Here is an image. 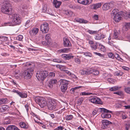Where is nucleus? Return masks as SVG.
<instances>
[{
    "mask_svg": "<svg viewBox=\"0 0 130 130\" xmlns=\"http://www.w3.org/2000/svg\"><path fill=\"white\" fill-rule=\"evenodd\" d=\"M85 0H78L77 2L78 3L85 5Z\"/></svg>",
    "mask_w": 130,
    "mask_h": 130,
    "instance_id": "8fccbe9b",
    "label": "nucleus"
},
{
    "mask_svg": "<svg viewBox=\"0 0 130 130\" xmlns=\"http://www.w3.org/2000/svg\"><path fill=\"white\" fill-rule=\"evenodd\" d=\"M30 22V20H27L26 22L25 23V26L26 27H29V23Z\"/></svg>",
    "mask_w": 130,
    "mask_h": 130,
    "instance_id": "680f3d73",
    "label": "nucleus"
},
{
    "mask_svg": "<svg viewBox=\"0 0 130 130\" xmlns=\"http://www.w3.org/2000/svg\"><path fill=\"white\" fill-rule=\"evenodd\" d=\"M26 66H30L28 67L26 70L24 71L23 73V75L25 79H29L32 75L34 68L32 66L30 63H27L26 64Z\"/></svg>",
    "mask_w": 130,
    "mask_h": 130,
    "instance_id": "f03ea898",
    "label": "nucleus"
},
{
    "mask_svg": "<svg viewBox=\"0 0 130 130\" xmlns=\"http://www.w3.org/2000/svg\"><path fill=\"white\" fill-rule=\"evenodd\" d=\"M123 12L122 11L119 12V10L117 9H113L111 12V15L112 17H115L116 15L120 14H123Z\"/></svg>",
    "mask_w": 130,
    "mask_h": 130,
    "instance_id": "ddd939ff",
    "label": "nucleus"
},
{
    "mask_svg": "<svg viewBox=\"0 0 130 130\" xmlns=\"http://www.w3.org/2000/svg\"><path fill=\"white\" fill-rule=\"evenodd\" d=\"M120 33V31L119 30L116 29L115 30H114V33L113 34V38L115 39L117 38Z\"/></svg>",
    "mask_w": 130,
    "mask_h": 130,
    "instance_id": "393cba45",
    "label": "nucleus"
},
{
    "mask_svg": "<svg viewBox=\"0 0 130 130\" xmlns=\"http://www.w3.org/2000/svg\"><path fill=\"white\" fill-rule=\"evenodd\" d=\"M123 28L125 31H127L130 28V23L125 22L124 23Z\"/></svg>",
    "mask_w": 130,
    "mask_h": 130,
    "instance_id": "412c9836",
    "label": "nucleus"
},
{
    "mask_svg": "<svg viewBox=\"0 0 130 130\" xmlns=\"http://www.w3.org/2000/svg\"><path fill=\"white\" fill-rule=\"evenodd\" d=\"M109 8L113 7H115V5L114 4L112 3V2H110V3H109Z\"/></svg>",
    "mask_w": 130,
    "mask_h": 130,
    "instance_id": "5fc2aeb1",
    "label": "nucleus"
},
{
    "mask_svg": "<svg viewBox=\"0 0 130 130\" xmlns=\"http://www.w3.org/2000/svg\"><path fill=\"white\" fill-rule=\"evenodd\" d=\"M53 61L54 62H57V63H61V59L55 58L53 59Z\"/></svg>",
    "mask_w": 130,
    "mask_h": 130,
    "instance_id": "de8ad7c7",
    "label": "nucleus"
},
{
    "mask_svg": "<svg viewBox=\"0 0 130 130\" xmlns=\"http://www.w3.org/2000/svg\"><path fill=\"white\" fill-rule=\"evenodd\" d=\"M84 55L86 56H89L91 57L92 56V54L89 52H85L84 53Z\"/></svg>",
    "mask_w": 130,
    "mask_h": 130,
    "instance_id": "c03bdc74",
    "label": "nucleus"
},
{
    "mask_svg": "<svg viewBox=\"0 0 130 130\" xmlns=\"http://www.w3.org/2000/svg\"><path fill=\"white\" fill-rule=\"evenodd\" d=\"M92 50H96L98 46V43H94L92 41L89 40L88 42Z\"/></svg>",
    "mask_w": 130,
    "mask_h": 130,
    "instance_id": "2eb2a0df",
    "label": "nucleus"
},
{
    "mask_svg": "<svg viewBox=\"0 0 130 130\" xmlns=\"http://www.w3.org/2000/svg\"><path fill=\"white\" fill-rule=\"evenodd\" d=\"M127 117V115L124 113H123L121 116V118L122 119H125Z\"/></svg>",
    "mask_w": 130,
    "mask_h": 130,
    "instance_id": "a18cd8bd",
    "label": "nucleus"
},
{
    "mask_svg": "<svg viewBox=\"0 0 130 130\" xmlns=\"http://www.w3.org/2000/svg\"><path fill=\"white\" fill-rule=\"evenodd\" d=\"M89 100L93 103L102 104L100 99L95 96H94L89 99Z\"/></svg>",
    "mask_w": 130,
    "mask_h": 130,
    "instance_id": "1a4fd4ad",
    "label": "nucleus"
},
{
    "mask_svg": "<svg viewBox=\"0 0 130 130\" xmlns=\"http://www.w3.org/2000/svg\"><path fill=\"white\" fill-rule=\"evenodd\" d=\"M11 121L9 120H6L4 121V124H10L11 123Z\"/></svg>",
    "mask_w": 130,
    "mask_h": 130,
    "instance_id": "864d4df0",
    "label": "nucleus"
},
{
    "mask_svg": "<svg viewBox=\"0 0 130 130\" xmlns=\"http://www.w3.org/2000/svg\"><path fill=\"white\" fill-rule=\"evenodd\" d=\"M1 8L2 12L5 14L8 15H11L12 13V8L10 4L8 3L5 2Z\"/></svg>",
    "mask_w": 130,
    "mask_h": 130,
    "instance_id": "7ed1b4c3",
    "label": "nucleus"
},
{
    "mask_svg": "<svg viewBox=\"0 0 130 130\" xmlns=\"http://www.w3.org/2000/svg\"><path fill=\"white\" fill-rule=\"evenodd\" d=\"M114 94H116L120 96H122L123 95V92L121 91H119L116 92H114Z\"/></svg>",
    "mask_w": 130,
    "mask_h": 130,
    "instance_id": "37998d69",
    "label": "nucleus"
},
{
    "mask_svg": "<svg viewBox=\"0 0 130 130\" xmlns=\"http://www.w3.org/2000/svg\"><path fill=\"white\" fill-rule=\"evenodd\" d=\"M64 72L68 74V75L70 76L71 74L72 73L70 71L67 70H64Z\"/></svg>",
    "mask_w": 130,
    "mask_h": 130,
    "instance_id": "0e129e2a",
    "label": "nucleus"
},
{
    "mask_svg": "<svg viewBox=\"0 0 130 130\" xmlns=\"http://www.w3.org/2000/svg\"><path fill=\"white\" fill-rule=\"evenodd\" d=\"M64 45V46L68 47L71 46V44L68 40L66 38H64L63 39Z\"/></svg>",
    "mask_w": 130,
    "mask_h": 130,
    "instance_id": "6ab92c4d",
    "label": "nucleus"
},
{
    "mask_svg": "<svg viewBox=\"0 0 130 130\" xmlns=\"http://www.w3.org/2000/svg\"><path fill=\"white\" fill-rule=\"evenodd\" d=\"M48 104V107L51 110H56L58 109L56 102L57 101L54 100L49 99Z\"/></svg>",
    "mask_w": 130,
    "mask_h": 130,
    "instance_id": "39448f33",
    "label": "nucleus"
},
{
    "mask_svg": "<svg viewBox=\"0 0 130 130\" xmlns=\"http://www.w3.org/2000/svg\"><path fill=\"white\" fill-rule=\"evenodd\" d=\"M6 130H20L17 127L14 125H10L7 127Z\"/></svg>",
    "mask_w": 130,
    "mask_h": 130,
    "instance_id": "a878e982",
    "label": "nucleus"
},
{
    "mask_svg": "<svg viewBox=\"0 0 130 130\" xmlns=\"http://www.w3.org/2000/svg\"><path fill=\"white\" fill-rule=\"evenodd\" d=\"M70 51L69 48H64L58 50V51L60 53H67L69 52Z\"/></svg>",
    "mask_w": 130,
    "mask_h": 130,
    "instance_id": "b1692460",
    "label": "nucleus"
},
{
    "mask_svg": "<svg viewBox=\"0 0 130 130\" xmlns=\"http://www.w3.org/2000/svg\"><path fill=\"white\" fill-rule=\"evenodd\" d=\"M61 85V91L63 92H65L67 90L68 86L69 84L68 81L62 79L60 82Z\"/></svg>",
    "mask_w": 130,
    "mask_h": 130,
    "instance_id": "6e6552de",
    "label": "nucleus"
},
{
    "mask_svg": "<svg viewBox=\"0 0 130 130\" xmlns=\"http://www.w3.org/2000/svg\"><path fill=\"white\" fill-rule=\"evenodd\" d=\"M50 34H47L45 36V39L46 42L47 43H49L50 42Z\"/></svg>",
    "mask_w": 130,
    "mask_h": 130,
    "instance_id": "72a5a7b5",
    "label": "nucleus"
},
{
    "mask_svg": "<svg viewBox=\"0 0 130 130\" xmlns=\"http://www.w3.org/2000/svg\"><path fill=\"white\" fill-rule=\"evenodd\" d=\"M55 75V73L52 72L50 73L49 74V76L51 77H54Z\"/></svg>",
    "mask_w": 130,
    "mask_h": 130,
    "instance_id": "603ef678",
    "label": "nucleus"
},
{
    "mask_svg": "<svg viewBox=\"0 0 130 130\" xmlns=\"http://www.w3.org/2000/svg\"><path fill=\"white\" fill-rule=\"evenodd\" d=\"M74 61L75 63L77 64H79L80 63V59L78 57H76L74 58Z\"/></svg>",
    "mask_w": 130,
    "mask_h": 130,
    "instance_id": "c9c22d12",
    "label": "nucleus"
},
{
    "mask_svg": "<svg viewBox=\"0 0 130 130\" xmlns=\"http://www.w3.org/2000/svg\"><path fill=\"white\" fill-rule=\"evenodd\" d=\"M87 32L91 35L96 34L98 32L97 31H94L90 29H88L87 30Z\"/></svg>",
    "mask_w": 130,
    "mask_h": 130,
    "instance_id": "7c9ffc66",
    "label": "nucleus"
},
{
    "mask_svg": "<svg viewBox=\"0 0 130 130\" xmlns=\"http://www.w3.org/2000/svg\"><path fill=\"white\" fill-rule=\"evenodd\" d=\"M108 57H109L113 59L114 56V55L112 53H109L108 54Z\"/></svg>",
    "mask_w": 130,
    "mask_h": 130,
    "instance_id": "3c124183",
    "label": "nucleus"
},
{
    "mask_svg": "<svg viewBox=\"0 0 130 130\" xmlns=\"http://www.w3.org/2000/svg\"><path fill=\"white\" fill-rule=\"evenodd\" d=\"M93 18L94 20H98V15L97 14H95L93 16Z\"/></svg>",
    "mask_w": 130,
    "mask_h": 130,
    "instance_id": "052dcab7",
    "label": "nucleus"
},
{
    "mask_svg": "<svg viewBox=\"0 0 130 130\" xmlns=\"http://www.w3.org/2000/svg\"><path fill=\"white\" fill-rule=\"evenodd\" d=\"M36 101L38 103L39 106L42 108L48 106V103L47 102V100L44 98L38 97L35 98Z\"/></svg>",
    "mask_w": 130,
    "mask_h": 130,
    "instance_id": "20e7f679",
    "label": "nucleus"
},
{
    "mask_svg": "<svg viewBox=\"0 0 130 130\" xmlns=\"http://www.w3.org/2000/svg\"><path fill=\"white\" fill-rule=\"evenodd\" d=\"M92 94H93L91 93L86 92H81L80 94V95H88Z\"/></svg>",
    "mask_w": 130,
    "mask_h": 130,
    "instance_id": "a19ab883",
    "label": "nucleus"
},
{
    "mask_svg": "<svg viewBox=\"0 0 130 130\" xmlns=\"http://www.w3.org/2000/svg\"><path fill=\"white\" fill-rule=\"evenodd\" d=\"M124 90L126 93L130 94V87L125 88Z\"/></svg>",
    "mask_w": 130,
    "mask_h": 130,
    "instance_id": "49530a36",
    "label": "nucleus"
},
{
    "mask_svg": "<svg viewBox=\"0 0 130 130\" xmlns=\"http://www.w3.org/2000/svg\"><path fill=\"white\" fill-rule=\"evenodd\" d=\"M101 5V4L99 3L92 4L91 5L90 7L92 9L96 10L100 7Z\"/></svg>",
    "mask_w": 130,
    "mask_h": 130,
    "instance_id": "a211bd4d",
    "label": "nucleus"
},
{
    "mask_svg": "<svg viewBox=\"0 0 130 130\" xmlns=\"http://www.w3.org/2000/svg\"><path fill=\"white\" fill-rule=\"evenodd\" d=\"M101 111L103 112L101 115L102 117L103 118H109L111 117L110 114L108 113L110 112L112 113V111L104 108H101Z\"/></svg>",
    "mask_w": 130,
    "mask_h": 130,
    "instance_id": "0eeeda50",
    "label": "nucleus"
},
{
    "mask_svg": "<svg viewBox=\"0 0 130 130\" xmlns=\"http://www.w3.org/2000/svg\"><path fill=\"white\" fill-rule=\"evenodd\" d=\"M83 100V99L82 97L79 98L77 101V104L79 105H80Z\"/></svg>",
    "mask_w": 130,
    "mask_h": 130,
    "instance_id": "4c0bfd02",
    "label": "nucleus"
},
{
    "mask_svg": "<svg viewBox=\"0 0 130 130\" xmlns=\"http://www.w3.org/2000/svg\"><path fill=\"white\" fill-rule=\"evenodd\" d=\"M20 126L24 128H27V126L26 124L24 122H22L20 123Z\"/></svg>",
    "mask_w": 130,
    "mask_h": 130,
    "instance_id": "473e14b6",
    "label": "nucleus"
},
{
    "mask_svg": "<svg viewBox=\"0 0 130 130\" xmlns=\"http://www.w3.org/2000/svg\"><path fill=\"white\" fill-rule=\"evenodd\" d=\"M9 107L7 105H4L0 108V112H3L8 110Z\"/></svg>",
    "mask_w": 130,
    "mask_h": 130,
    "instance_id": "bb28decb",
    "label": "nucleus"
},
{
    "mask_svg": "<svg viewBox=\"0 0 130 130\" xmlns=\"http://www.w3.org/2000/svg\"><path fill=\"white\" fill-rule=\"evenodd\" d=\"M122 73L121 72H120L119 73L116 72V73L115 74L117 76H121L122 75Z\"/></svg>",
    "mask_w": 130,
    "mask_h": 130,
    "instance_id": "338daca9",
    "label": "nucleus"
},
{
    "mask_svg": "<svg viewBox=\"0 0 130 130\" xmlns=\"http://www.w3.org/2000/svg\"><path fill=\"white\" fill-rule=\"evenodd\" d=\"M22 9H27V8L26 5L25 4L23 5L22 6Z\"/></svg>",
    "mask_w": 130,
    "mask_h": 130,
    "instance_id": "774afa93",
    "label": "nucleus"
},
{
    "mask_svg": "<svg viewBox=\"0 0 130 130\" xmlns=\"http://www.w3.org/2000/svg\"><path fill=\"white\" fill-rule=\"evenodd\" d=\"M121 88V87L116 86L111 88L109 89V90L111 91H115L119 90Z\"/></svg>",
    "mask_w": 130,
    "mask_h": 130,
    "instance_id": "c85d7f7f",
    "label": "nucleus"
},
{
    "mask_svg": "<svg viewBox=\"0 0 130 130\" xmlns=\"http://www.w3.org/2000/svg\"><path fill=\"white\" fill-rule=\"evenodd\" d=\"M57 67H58L59 68L61 69V68H65V67L64 66H62V65H58L57 66Z\"/></svg>",
    "mask_w": 130,
    "mask_h": 130,
    "instance_id": "69168bd1",
    "label": "nucleus"
},
{
    "mask_svg": "<svg viewBox=\"0 0 130 130\" xmlns=\"http://www.w3.org/2000/svg\"><path fill=\"white\" fill-rule=\"evenodd\" d=\"M93 1V0H85V5H89Z\"/></svg>",
    "mask_w": 130,
    "mask_h": 130,
    "instance_id": "79ce46f5",
    "label": "nucleus"
},
{
    "mask_svg": "<svg viewBox=\"0 0 130 130\" xmlns=\"http://www.w3.org/2000/svg\"><path fill=\"white\" fill-rule=\"evenodd\" d=\"M108 81L111 83H112L113 84L115 82L114 80L113 79L111 78H108L107 79Z\"/></svg>",
    "mask_w": 130,
    "mask_h": 130,
    "instance_id": "6e6d98bb",
    "label": "nucleus"
},
{
    "mask_svg": "<svg viewBox=\"0 0 130 130\" xmlns=\"http://www.w3.org/2000/svg\"><path fill=\"white\" fill-rule=\"evenodd\" d=\"M73 118V116L72 115H68L66 116L65 119L66 120H69L72 119Z\"/></svg>",
    "mask_w": 130,
    "mask_h": 130,
    "instance_id": "e433bc0d",
    "label": "nucleus"
},
{
    "mask_svg": "<svg viewBox=\"0 0 130 130\" xmlns=\"http://www.w3.org/2000/svg\"><path fill=\"white\" fill-rule=\"evenodd\" d=\"M124 13L123 14H118L116 15L115 17H113V19L116 22H119L121 20L122 18V16H124Z\"/></svg>",
    "mask_w": 130,
    "mask_h": 130,
    "instance_id": "dca6fc26",
    "label": "nucleus"
},
{
    "mask_svg": "<svg viewBox=\"0 0 130 130\" xmlns=\"http://www.w3.org/2000/svg\"><path fill=\"white\" fill-rule=\"evenodd\" d=\"M91 71H92L91 70H90V69H88L86 70H81L79 71V73L82 75H84L85 74L89 75L91 74Z\"/></svg>",
    "mask_w": 130,
    "mask_h": 130,
    "instance_id": "f3484780",
    "label": "nucleus"
},
{
    "mask_svg": "<svg viewBox=\"0 0 130 130\" xmlns=\"http://www.w3.org/2000/svg\"><path fill=\"white\" fill-rule=\"evenodd\" d=\"M40 29L41 31L43 32L47 33L49 29L48 24L47 23H43L41 25Z\"/></svg>",
    "mask_w": 130,
    "mask_h": 130,
    "instance_id": "9d476101",
    "label": "nucleus"
},
{
    "mask_svg": "<svg viewBox=\"0 0 130 130\" xmlns=\"http://www.w3.org/2000/svg\"><path fill=\"white\" fill-rule=\"evenodd\" d=\"M57 81L56 79H52L50 80L49 82V84L48 86L50 88H52V85L57 83Z\"/></svg>",
    "mask_w": 130,
    "mask_h": 130,
    "instance_id": "cd10ccee",
    "label": "nucleus"
},
{
    "mask_svg": "<svg viewBox=\"0 0 130 130\" xmlns=\"http://www.w3.org/2000/svg\"><path fill=\"white\" fill-rule=\"evenodd\" d=\"M95 38L96 40H99L101 39V38L100 37V36L98 35L97 36H95Z\"/></svg>",
    "mask_w": 130,
    "mask_h": 130,
    "instance_id": "bf43d9fd",
    "label": "nucleus"
},
{
    "mask_svg": "<svg viewBox=\"0 0 130 130\" xmlns=\"http://www.w3.org/2000/svg\"><path fill=\"white\" fill-rule=\"evenodd\" d=\"M1 104H5L7 103L8 100L6 98L2 99H0Z\"/></svg>",
    "mask_w": 130,
    "mask_h": 130,
    "instance_id": "ea45409f",
    "label": "nucleus"
},
{
    "mask_svg": "<svg viewBox=\"0 0 130 130\" xmlns=\"http://www.w3.org/2000/svg\"><path fill=\"white\" fill-rule=\"evenodd\" d=\"M90 70L92 71L91 74L92 73L93 74L96 75H98L99 74V72L97 70H94L92 68L90 69Z\"/></svg>",
    "mask_w": 130,
    "mask_h": 130,
    "instance_id": "2f4dec72",
    "label": "nucleus"
},
{
    "mask_svg": "<svg viewBox=\"0 0 130 130\" xmlns=\"http://www.w3.org/2000/svg\"><path fill=\"white\" fill-rule=\"evenodd\" d=\"M23 36L21 35L18 36L17 38L18 39L19 41H21L23 38Z\"/></svg>",
    "mask_w": 130,
    "mask_h": 130,
    "instance_id": "4d7b16f0",
    "label": "nucleus"
},
{
    "mask_svg": "<svg viewBox=\"0 0 130 130\" xmlns=\"http://www.w3.org/2000/svg\"><path fill=\"white\" fill-rule=\"evenodd\" d=\"M102 8L104 10H107L109 9V5L108 3H106L104 4Z\"/></svg>",
    "mask_w": 130,
    "mask_h": 130,
    "instance_id": "c756f323",
    "label": "nucleus"
},
{
    "mask_svg": "<svg viewBox=\"0 0 130 130\" xmlns=\"http://www.w3.org/2000/svg\"><path fill=\"white\" fill-rule=\"evenodd\" d=\"M53 3L54 5L56 8H59L61 4V2L58 1L56 0H54Z\"/></svg>",
    "mask_w": 130,
    "mask_h": 130,
    "instance_id": "4be33fe9",
    "label": "nucleus"
},
{
    "mask_svg": "<svg viewBox=\"0 0 130 130\" xmlns=\"http://www.w3.org/2000/svg\"><path fill=\"white\" fill-rule=\"evenodd\" d=\"M75 20L76 22L82 23H87L88 21L82 19L76 18L75 19Z\"/></svg>",
    "mask_w": 130,
    "mask_h": 130,
    "instance_id": "5701e85b",
    "label": "nucleus"
},
{
    "mask_svg": "<svg viewBox=\"0 0 130 130\" xmlns=\"http://www.w3.org/2000/svg\"><path fill=\"white\" fill-rule=\"evenodd\" d=\"M124 17L126 19L128 18H130V12H128L127 13H124Z\"/></svg>",
    "mask_w": 130,
    "mask_h": 130,
    "instance_id": "58836bf2",
    "label": "nucleus"
},
{
    "mask_svg": "<svg viewBox=\"0 0 130 130\" xmlns=\"http://www.w3.org/2000/svg\"><path fill=\"white\" fill-rule=\"evenodd\" d=\"M93 53L96 55L99 56L101 57H103V58H104V55L103 54H102L100 53L96 52H94Z\"/></svg>",
    "mask_w": 130,
    "mask_h": 130,
    "instance_id": "09e8293b",
    "label": "nucleus"
},
{
    "mask_svg": "<svg viewBox=\"0 0 130 130\" xmlns=\"http://www.w3.org/2000/svg\"><path fill=\"white\" fill-rule=\"evenodd\" d=\"M114 56L113 59H115V58L119 59V55L118 54H114Z\"/></svg>",
    "mask_w": 130,
    "mask_h": 130,
    "instance_id": "13d9d810",
    "label": "nucleus"
},
{
    "mask_svg": "<svg viewBox=\"0 0 130 130\" xmlns=\"http://www.w3.org/2000/svg\"><path fill=\"white\" fill-rule=\"evenodd\" d=\"M111 122L108 121L104 120L102 121V128L103 129H105L106 128L107 126L110 124Z\"/></svg>",
    "mask_w": 130,
    "mask_h": 130,
    "instance_id": "4468645a",
    "label": "nucleus"
},
{
    "mask_svg": "<svg viewBox=\"0 0 130 130\" xmlns=\"http://www.w3.org/2000/svg\"><path fill=\"white\" fill-rule=\"evenodd\" d=\"M12 92L16 93L20 97L22 98H26L27 97V95L26 93L24 92H21L18 90H13Z\"/></svg>",
    "mask_w": 130,
    "mask_h": 130,
    "instance_id": "9b49d317",
    "label": "nucleus"
},
{
    "mask_svg": "<svg viewBox=\"0 0 130 130\" xmlns=\"http://www.w3.org/2000/svg\"><path fill=\"white\" fill-rule=\"evenodd\" d=\"M9 20L10 22L5 23V26H11L19 25L21 22V19L18 14L16 13L14 14L9 15Z\"/></svg>",
    "mask_w": 130,
    "mask_h": 130,
    "instance_id": "f257e3e1",
    "label": "nucleus"
},
{
    "mask_svg": "<svg viewBox=\"0 0 130 130\" xmlns=\"http://www.w3.org/2000/svg\"><path fill=\"white\" fill-rule=\"evenodd\" d=\"M64 128V127L62 126H58L57 128H56V130H62Z\"/></svg>",
    "mask_w": 130,
    "mask_h": 130,
    "instance_id": "e2e57ef3",
    "label": "nucleus"
},
{
    "mask_svg": "<svg viewBox=\"0 0 130 130\" xmlns=\"http://www.w3.org/2000/svg\"><path fill=\"white\" fill-rule=\"evenodd\" d=\"M72 55V54H63L62 55V58L64 59L69 60L73 57V56Z\"/></svg>",
    "mask_w": 130,
    "mask_h": 130,
    "instance_id": "aec40b11",
    "label": "nucleus"
},
{
    "mask_svg": "<svg viewBox=\"0 0 130 130\" xmlns=\"http://www.w3.org/2000/svg\"><path fill=\"white\" fill-rule=\"evenodd\" d=\"M101 50L103 52H105L106 50V48L105 46L99 44Z\"/></svg>",
    "mask_w": 130,
    "mask_h": 130,
    "instance_id": "f704fd0d",
    "label": "nucleus"
},
{
    "mask_svg": "<svg viewBox=\"0 0 130 130\" xmlns=\"http://www.w3.org/2000/svg\"><path fill=\"white\" fill-rule=\"evenodd\" d=\"M39 29L38 28H33L29 31L30 35L31 36L36 35L38 32Z\"/></svg>",
    "mask_w": 130,
    "mask_h": 130,
    "instance_id": "f8f14e48",
    "label": "nucleus"
},
{
    "mask_svg": "<svg viewBox=\"0 0 130 130\" xmlns=\"http://www.w3.org/2000/svg\"><path fill=\"white\" fill-rule=\"evenodd\" d=\"M47 75V71H41L37 72L36 76L38 80H43L46 78Z\"/></svg>",
    "mask_w": 130,
    "mask_h": 130,
    "instance_id": "423d86ee",
    "label": "nucleus"
}]
</instances>
